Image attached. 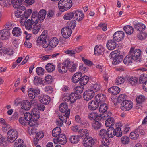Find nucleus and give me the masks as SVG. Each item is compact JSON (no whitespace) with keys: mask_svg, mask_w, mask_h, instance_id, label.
Returning a JSON list of instances; mask_svg holds the SVG:
<instances>
[{"mask_svg":"<svg viewBox=\"0 0 147 147\" xmlns=\"http://www.w3.org/2000/svg\"><path fill=\"white\" fill-rule=\"evenodd\" d=\"M46 11L45 10H40L38 13L37 11H34L31 16V19L27 20L26 27L28 30H30L32 27V25H35L37 24L38 21L42 22L45 17Z\"/></svg>","mask_w":147,"mask_h":147,"instance_id":"1","label":"nucleus"},{"mask_svg":"<svg viewBox=\"0 0 147 147\" xmlns=\"http://www.w3.org/2000/svg\"><path fill=\"white\" fill-rule=\"evenodd\" d=\"M141 51L138 49H134L131 47L129 52L123 60L124 63L126 65L132 63L133 61H136L141 59Z\"/></svg>","mask_w":147,"mask_h":147,"instance_id":"2","label":"nucleus"},{"mask_svg":"<svg viewBox=\"0 0 147 147\" xmlns=\"http://www.w3.org/2000/svg\"><path fill=\"white\" fill-rule=\"evenodd\" d=\"M110 56L111 59H113L112 63L113 65H116L122 61L123 58L119 50L112 52L110 54Z\"/></svg>","mask_w":147,"mask_h":147,"instance_id":"3","label":"nucleus"},{"mask_svg":"<svg viewBox=\"0 0 147 147\" xmlns=\"http://www.w3.org/2000/svg\"><path fill=\"white\" fill-rule=\"evenodd\" d=\"M18 137V132L15 129H12L7 132V140L11 143L13 142Z\"/></svg>","mask_w":147,"mask_h":147,"instance_id":"4","label":"nucleus"},{"mask_svg":"<svg viewBox=\"0 0 147 147\" xmlns=\"http://www.w3.org/2000/svg\"><path fill=\"white\" fill-rule=\"evenodd\" d=\"M61 33L62 36L59 38V40L60 42H63V37L65 38H68L71 35L72 31L71 28L69 26L65 27L61 30Z\"/></svg>","mask_w":147,"mask_h":147,"instance_id":"5","label":"nucleus"},{"mask_svg":"<svg viewBox=\"0 0 147 147\" xmlns=\"http://www.w3.org/2000/svg\"><path fill=\"white\" fill-rule=\"evenodd\" d=\"M69 63L68 60H66L61 63H59L57 66L58 71L61 74L66 73L67 70V66L69 65Z\"/></svg>","mask_w":147,"mask_h":147,"instance_id":"6","label":"nucleus"},{"mask_svg":"<svg viewBox=\"0 0 147 147\" xmlns=\"http://www.w3.org/2000/svg\"><path fill=\"white\" fill-rule=\"evenodd\" d=\"M132 107V103L130 101L125 100L122 102L121 108V110L125 111L130 110Z\"/></svg>","mask_w":147,"mask_h":147,"instance_id":"7","label":"nucleus"},{"mask_svg":"<svg viewBox=\"0 0 147 147\" xmlns=\"http://www.w3.org/2000/svg\"><path fill=\"white\" fill-rule=\"evenodd\" d=\"M95 95L94 92L91 90L85 91L83 94L84 99L86 101H89L92 99Z\"/></svg>","mask_w":147,"mask_h":147,"instance_id":"8","label":"nucleus"},{"mask_svg":"<svg viewBox=\"0 0 147 147\" xmlns=\"http://www.w3.org/2000/svg\"><path fill=\"white\" fill-rule=\"evenodd\" d=\"M40 93V90L38 88H31L28 91V96L32 99H34L36 96L39 94Z\"/></svg>","mask_w":147,"mask_h":147,"instance_id":"9","label":"nucleus"},{"mask_svg":"<svg viewBox=\"0 0 147 147\" xmlns=\"http://www.w3.org/2000/svg\"><path fill=\"white\" fill-rule=\"evenodd\" d=\"M94 142L93 138L89 136L84 138L83 141V144L85 147H92V146L94 144Z\"/></svg>","mask_w":147,"mask_h":147,"instance_id":"10","label":"nucleus"},{"mask_svg":"<svg viewBox=\"0 0 147 147\" xmlns=\"http://www.w3.org/2000/svg\"><path fill=\"white\" fill-rule=\"evenodd\" d=\"M124 36V34L123 32L118 31L114 34L113 37L114 40L119 42L123 39Z\"/></svg>","mask_w":147,"mask_h":147,"instance_id":"11","label":"nucleus"},{"mask_svg":"<svg viewBox=\"0 0 147 147\" xmlns=\"http://www.w3.org/2000/svg\"><path fill=\"white\" fill-rule=\"evenodd\" d=\"M10 33L7 30L3 29L0 31V38L3 40L8 39L10 37Z\"/></svg>","mask_w":147,"mask_h":147,"instance_id":"12","label":"nucleus"},{"mask_svg":"<svg viewBox=\"0 0 147 147\" xmlns=\"http://www.w3.org/2000/svg\"><path fill=\"white\" fill-rule=\"evenodd\" d=\"M100 103L95 99L90 102L88 103V108L90 110H94L98 107Z\"/></svg>","mask_w":147,"mask_h":147,"instance_id":"13","label":"nucleus"},{"mask_svg":"<svg viewBox=\"0 0 147 147\" xmlns=\"http://www.w3.org/2000/svg\"><path fill=\"white\" fill-rule=\"evenodd\" d=\"M39 100L43 104L48 105L50 102V98L47 95H41L39 97Z\"/></svg>","mask_w":147,"mask_h":147,"instance_id":"14","label":"nucleus"},{"mask_svg":"<svg viewBox=\"0 0 147 147\" xmlns=\"http://www.w3.org/2000/svg\"><path fill=\"white\" fill-rule=\"evenodd\" d=\"M113 40H110L108 41L106 44L107 48L109 50H113L116 47L117 44Z\"/></svg>","mask_w":147,"mask_h":147,"instance_id":"15","label":"nucleus"},{"mask_svg":"<svg viewBox=\"0 0 147 147\" xmlns=\"http://www.w3.org/2000/svg\"><path fill=\"white\" fill-rule=\"evenodd\" d=\"M75 16L76 17V20L78 21L82 20L84 17V14L82 11L78 10L74 11Z\"/></svg>","mask_w":147,"mask_h":147,"instance_id":"16","label":"nucleus"},{"mask_svg":"<svg viewBox=\"0 0 147 147\" xmlns=\"http://www.w3.org/2000/svg\"><path fill=\"white\" fill-rule=\"evenodd\" d=\"M21 106L22 109L28 110L31 108L30 103L27 100H24L21 102Z\"/></svg>","mask_w":147,"mask_h":147,"instance_id":"17","label":"nucleus"},{"mask_svg":"<svg viewBox=\"0 0 147 147\" xmlns=\"http://www.w3.org/2000/svg\"><path fill=\"white\" fill-rule=\"evenodd\" d=\"M138 80V78L134 76L129 77L127 78L128 82L132 86H134L136 85Z\"/></svg>","mask_w":147,"mask_h":147,"instance_id":"18","label":"nucleus"},{"mask_svg":"<svg viewBox=\"0 0 147 147\" xmlns=\"http://www.w3.org/2000/svg\"><path fill=\"white\" fill-rule=\"evenodd\" d=\"M104 51L103 47L100 45H96L94 48V54L96 55H101Z\"/></svg>","mask_w":147,"mask_h":147,"instance_id":"19","label":"nucleus"},{"mask_svg":"<svg viewBox=\"0 0 147 147\" xmlns=\"http://www.w3.org/2000/svg\"><path fill=\"white\" fill-rule=\"evenodd\" d=\"M78 133L79 134L78 136L83 138L87 137L88 136L89 133L88 131L84 129H80L78 131Z\"/></svg>","mask_w":147,"mask_h":147,"instance_id":"20","label":"nucleus"},{"mask_svg":"<svg viewBox=\"0 0 147 147\" xmlns=\"http://www.w3.org/2000/svg\"><path fill=\"white\" fill-rule=\"evenodd\" d=\"M120 88L116 86H113L110 88L108 90V91L111 93L113 95H116L118 94L120 92Z\"/></svg>","mask_w":147,"mask_h":147,"instance_id":"21","label":"nucleus"},{"mask_svg":"<svg viewBox=\"0 0 147 147\" xmlns=\"http://www.w3.org/2000/svg\"><path fill=\"white\" fill-rule=\"evenodd\" d=\"M13 53V51L11 48L3 47L0 49V54H2V53H4L11 55H12Z\"/></svg>","mask_w":147,"mask_h":147,"instance_id":"22","label":"nucleus"},{"mask_svg":"<svg viewBox=\"0 0 147 147\" xmlns=\"http://www.w3.org/2000/svg\"><path fill=\"white\" fill-rule=\"evenodd\" d=\"M95 99L100 104H101L105 102L106 100V97L104 94H101L96 95Z\"/></svg>","mask_w":147,"mask_h":147,"instance_id":"23","label":"nucleus"},{"mask_svg":"<svg viewBox=\"0 0 147 147\" xmlns=\"http://www.w3.org/2000/svg\"><path fill=\"white\" fill-rule=\"evenodd\" d=\"M82 75L81 73L80 72L76 73L72 77V82L74 83H76L78 81H80Z\"/></svg>","mask_w":147,"mask_h":147,"instance_id":"24","label":"nucleus"},{"mask_svg":"<svg viewBox=\"0 0 147 147\" xmlns=\"http://www.w3.org/2000/svg\"><path fill=\"white\" fill-rule=\"evenodd\" d=\"M115 129L113 127H109L107 129V137L109 138H113L115 135Z\"/></svg>","mask_w":147,"mask_h":147,"instance_id":"25","label":"nucleus"},{"mask_svg":"<svg viewBox=\"0 0 147 147\" xmlns=\"http://www.w3.org/2000/svg\"><path fill=\"white\" fill-rule=\"evenodd\" d=\"M69 101L71 103H73L76 101L77 99H80L81 98V96L80 95L77 94L75 93H72L70 94Z\"/></svg>","mask_w":147,"mask_h":147,"instance_id":"26","label":"nucleus"},{"mask_svg":"<svg viewBox=\"0 0 147 147\" xmlns=\"http://www.w3.org/2000/svg\"><path fill=\"white\" fill-rule=\"evenodd\" d=\"M69 64V65H67V69H68L69 71L71 72H74L76 71L77 67V65L76 64H74L73 61H70L68 60Z\"/></svg>","mask_w":147,"mask_h":147,"instance_id":"27","label":"nucleus"},{"mask_svg":"<svg viewBox=\"0 0 147 147\" xmlns=\"http://www.w3.org/2000/svg\"><path fill=\"white\" fill-rule=\"evenodd\" d=\"M12 33L13 35L15 36L18 37L21 35L22 31L18 27H15L13 29Z\"/></svg>","mask_w":147,"mask_h":147,"instance_id":"28","label":"nucleus"},{"mask_svg":"<svg viewBox=\"0 0 147 147\" xmlns=\"http://www.w3.org/2000/svg\"><path fill=\"white\" fill-rule=\"evenodd\" d=\"M115 121L112 117L108 118L106 120L105 124L106 127H111V126L114 125L115 124Z\"/></svg>","mask_w":147,"mask_h":147,"instance_id":"29","label":"nucleus"},{"mask_svg":"<svg viewBox=\"0 0 147 147\" xmlns=\"http://www.w3.org/2000/svg\"><path fill=\"white\" fill-rule=\"evenodd\" d=\"M58 140L59 141V143L62 145L64 144L67 142L65 136L62 134L59 135L58 137Z\"/></svg>","mask_w":147,"mask_h":147,"instance_id":"30","label":"nucleus"},{"mask_svg":"<svg viewBox=\"0 0 147 147\" xmlns=\"http://www.w3.org/2000/svg\"><path fill=\"white\" fill-rule=\"evenodd\" d=\"M37 42L39 44H41L42 47L45 48H47L49 46V42L48 39L40 40L39 42Z\"/></svg>","mask_w":147,"mask_h":147,"instance_id":"31","label":"nucleus"},{"mask_svg":"<svg viewBox=\"0 0 147 147\" xmlns=\"http://www.w3.org/2000/svg\"><path fill=\"white\" fill-rule=\"evenodd\" d=\"M135 29L137 31H142L145 28V25L141 23H136L134 25Z\"/></svg>","mask_w":147,"mask_h":147,"instance_id":"32","label":"nucleus"},{"mask_svg":"<svg viewBox=\"0 0 147 147\" xmlns=\"http://www.w3.org/2000/svg\"><path fill=\"white\" fill-rule=\"evenodd\" d=\"M49 47L51 48L55 47L58 43V40L56 37H53L49 42Z\"/></svg>","mask_w":147,"mask_h":147,"instance_id":"33","label":"nucleus"},{"mask_svg":"<svg viewBox=\"0 0 147 147\" xmlns=\"http://www.w3.org/2000/svg\"><path fill=\"white\" fill-rule=\"evenodd\" d=\"M22 0H12L11 3L13 7L18 8L22 5Z\"/></svg>","mask_w":147,"mask_h":147,"instance_id":"34","label":"nucleus"},{"mask_svg":"<svg viewBox=\"0 0 147 147\" xmlns=\"http://www.w3.org/2000/svg\"><path fill=\"white\" fill-rule=\"evenodd\" d=\"M67 0H60L58 2V7L60 11L61 12H64L65 10H61L63 8H64L66 6V2Z\"/></svg>","mask_w":147,"mask_h":147,"instance_id":"35","label":"nucleus"},{"mask_svg":"<svg viewBox=\"0 0 147 147\" xmlns=\"http://www.w3.org/2000/svg\"><path fill=\"white\" fill-rule=\"evenodd\" d=\"M59 108L60 111L62 113H66L68 110L70 111L68 109V106L66 103L61 104L59 106Z\"/></svg>","mask_w":147,"mask_h":147,"instance_id":"36","label":"nucleus"},{"mask_svg":"<svg viewBox=\"0 0 147 147\" xmlns=\"http://www.w3.org/2000/svg\"><path fill=\"white\" fill-rule=\"evenodd\" d=\"M70 113V111L68 110L65 113V116L63 115V116H59V118L60 120L61 121H63L64 122H66L67 121V118H69V115Z\"/></svg>","mask_w":147,"mask_h":147,"instance_id":"37","label":"nucleus"},{"mask_svg":"<svg viewBox=\"0 0 147 147\" xmlns=\"http://www.w3.org/2000/svg\"><path fill=\"white\" fill-rule=\"evenodd\" d=\"M61 130L60 127H56L54 128L52 131V134L53 136L56 137L57 136H59L61 134Z\"/></svg>","mask_w":147,"mask_h":147,"instance_id":"38","label":"nucleus"},{"mask_svg":"<svg viewBox=\"0 0 147 147\" xmlns=\"http://www.w3.org/2000/svg\"><path fill=\"white\" fill-rule=\"evenodd\" d=\"M89 80V78L88 76H84L80 78V85H84L86 84Z\"/></svg>","mask_w":147,"mask_h":147,"instance_id":"39","label":"nucleus"},{"mask_svg":"<svg viewBox=\"0 0 147 147\" xmlns=\"http://www.w3.org/2000/svg\"><path fill=\"white\" fill-rule=\"evenodd\" d=\"M123 29L126 33L127 34L130 35L133 32V27L129 25L126 26L124 27Z\"/></svg>","mask_w":147,"mask_h":147,"instance_id":"40","label":"nucleus"},{"mask_svg":"<svg viewBox=\"0 0 147 147\" xmlns=\"http://www.w3.org/2000/svg\"><path fill=\"white\" fill-rule=\"evenodd\" d=\"M101 88V86L100 84H94L91 86V90H93L94 92L100 91Z\"/></svg>","mask_w":147,"mask_h":147,"instance_id":"41","label":"nucleus"},{"mask_svg":"<svg viewBox=\"0 0 147 147\" xmlns=\"http://www.w3.org/2000/svg\"><path fill=\"white\" fill-rule=\"evenodd\" d=\"M43 81L42 78L38 76H36L34 78L33 82L36 86H38L42 84Z\"/></svg>","mask_w":147,"mask_h":147,"instance_id":"42","label":"nucleus"},{"mask_svg":"<svg viewBox=\"0 0 147 147\" xmlns=\"http://www.w3.org/2000/svg\"><path fill=\"white\" fill-rule=\"evenodd\" d=\"M46 69L48 72H51L55 70V66L52 63H48L46 66Z\"/></svg>","mask_w":147,"mask_h":147,"instance_id":"43","label":"nucleus"},{"mask_svg":"<svg viewBox=\"0 0 147 147\" xmlns=\"http://www.w3.org/2000/svg\"><path fill=\"white\" fill-rule=\"evenodd\" d=\"M108 109V107L106 104H102L100 106L99 111L101 113H105Z\"/></svg>","mask_w":147,"mask_h":147,"instance_id":"44","label":"nucleus"},{"mask_svg":"<svg viewBox=\"0 0 147 147\" xmlns=\"http://www.w3.org/2000/svg\"><path fill=\"white\" fill-rule=\"evenodd\" d=\"M139 81L141 84H144L147 82V75L145 74H141L139 78Z\"/></svg>","mask_w":147,"mask_h":147,"instance_id":"45","label":"nucleus"},{"mask_svg":"<svg viewBox=\"0 0 147 147\" xmlns=\"http://www.w3.org/2000/svg\"><path fill=\"white\" fill-rule=\"evenodd\" d=\"M36 24L35 25H32V26H34L33 28V30H32V33L34 34H36L38 33L41 27L40 24Z\"/></svg>","mask_w":147,"mask_h":147,"instance_id":"46","label":"nucleus"},{"mask_svg":"<svg viewBox=\"0 0 147 147\" xmlns=\"http://www.w3.org/2000/svg\"><path fill=\"white\" fill-rule=\"evenodd\" d=\"M75 93L77 94H79L82 93L84 89V86L82 85L78 86L75 88Z\"/></svg>","mask_w":147,"mask_h":147,"instance_id":"47","label":"nucleus"},{"mask_svg":"<svg viewBox=\"0 0 147 147\" xmlns=\"http://www.w3.org/2000/svg\"><path fill=\"white\" fill-rule=\"evenodd\" d=\"M66 2V6L64 8H62L61 10H65V11L69 9L72 7V1L71 0H67Z\"/></svg>","mask_w":147,"mask_h":147,"instance_id":"48","label":"nucleus"},{"mask_svg":"<svg viewBox=\"0 0 147 147\" xmlns=\"http://www.w3.org/2000/svg\"><path fill=\"white\" fill-rule=\"evenodd\" d=\"M79 137L78 136H72L70 138V141L72 143H77L79 141Z\"/></svg>","mask_w":147,"mask_h":147,"instance_id":"49","label":"nucleus"},{"mask_svg":"<svg viewBox=\"0 0 147 147\" xmlns=\"http://www.w3.org/2000/svg\"><path fill=\"white\" fill-rule=\"evenodd\" d=\"M31 113L32 116V120L36 121L39 119L40 116L38 112L33 110Z\"/></svg>","mask_w":147,"mask_h":147,"instance_id":"50","label":"nucleus"},{"mask_svg":"<svg viewBox=\"0 0 147 147\" xmlns=\"http://www.w3.org/2000/svg\"><path fill=\"white\" fill-rule=\"evenodd\" d=\"M74 12H70L66 13L64 17V19L66 20H68L71 19L74 16Z\"/></svg>","mask_w":147,"mask_h":147,"instance_id":"51","label":"nucleus"},{"mask_svg":"<svg viewBox=\"0 0 147 147\" xmlns=\"http://www.w3.org/2000/svg\"><path fill=\"white\" fill-rule=\"evenodd\" d=\"M99 135L102 138L107 137V130L104 129H101L100 131Z\"/></svg>","mask_w":147,"mask_h":147,"instance_id":"52","label":"nucleus"},{"mask_svg":"<svg viewBox=\"0 0 147 147\" xmlns=\"http://www.w3.org/2000/svg\"><path fill=\"white\" fill-rule=\"evenodd\" d=\"M121 141L122 144H127L129 142V139L127 136H123L121 138Z\"/></svg>","mask_w":147,"mask_h":147,"instance_id":"53","label":"nucleus"},{"mask_svg":"<svg viewBox=\"0 0 147 147\" xmlns=\"http://www.w3.org/2000/svg\"><path fill=\"white\" fill-rule=\"evenodd\" d=\"M129 136L131 139L136 140L138 138L139 134L138 132L136 131V130L135 129L134 131L130 133Z\"/></svg>","mask_w":147,"mask_h":147,"instance_id":"54","label":"nucleus"},{"mask_svg":"<svg viewBox=\"0 0 147 147\" xmlns=\"http://www.w3.org/2000/svg\"><path fill=\"white\" fill-rule=\"evenodd\" d=\"M101 126V124L100 122L97 121H93L92 123V127L95 130H98L99 129Z\"/></svg>","mask_w":147,"mask_h":147,"instance_id":"55","label":"nucleus"},{"mask_svg":"<svg viewBox=\"0 0 147 147\" xmlns=\"http://www.w3.org/2000/svg\"><path fill=\"white\" fill-rule=\"evenodd\" d=\"M47 32L46 31H44L42 33L41 35L36 40V42H39L40 40L42 39H47Z\"/></svg>","mask_w":147,"mask_h":147,"instance_id":"56","label":"nucleus"},{"mask_svg":"<svg viewBox=\"0 0 147 147\" xmlns=\"http://www.w3.org/2000/svg\"><path fill=\"white\" fill-rule=\"evenodd\" d=\"M32 113L26 112L24 114V118L25 120L28 121L32 119Z\"/></svg>","mask_w":147,"mask_h":147,"instance_id":"57","label":"nucleus"},{"mask_svg":"<svg viewBox=\"0 0 147 147\" xmlns=\"http://www.w3.org/2000/svg\"><path fill=\"white\" fill-rule=\"evenodd\" d=\"M145 100V97L144 96L140 95L137 97L136 100L137 103L140 104L143 102Z\"/></svg>","mask_w":147,"mask_h":147,"instance_id":"58","label":"nucleus"},{"mask_svg":"<svg viewBox=\"0 0 147 147\" xmlns=\"http://www.w3.org/2000/svg\"><path fill=\"white\" fill-rule=\"evenodd\" d=\"M124 78L123 77H118L116 80L115 83L117 85H119L123 83L125 81Z\"/></svg>","mask_w":147,"mask_h":147,"instance_id":"59","label":"nucleus"},{"mask_svg":"<svg viewBox=\"0 0 147 147\" xmlns=\"http://www.w3.org/2000/svg\"><path fill=\"white\" fill-rule=\"evenodd\" d=\"M82 60L84 64L89 66H91L93 65V63L91 61L85 59L84 57H82Z\"/></svg>","mask_w":147,"mask_h":147,"instance_id":"60","label":"nucleus"},{"mask_svg":"<svg viewBox=\"0 0 147 147\" xmlns=\"http://www.w3.org/2000/svg\"><path fill=\"white\" fill-rule=\"evenodd\" d=\"M115 135L117 137H120L122 135V132L121 131V128L119 127H117L115 129Z\"/></svg>","mask_w":147,"mask_h":147,"instance_id":"61","label":"nucleus"},{"mask_svg":"<svg viewBox=\"0 0 147 147\" xmlns=\"http://www.w3.org/2000/svg\"><path fill=\"white\" fill-rule=\"evenodd\" d=\"M102 139V140L101 142L102 144V145L109 146L110 144V142H109V138H108L107 137H106V138Z\"/></svg>","mask_w":147,"mask_h":147,"instance_id":"62","label":"nucleus"},{"mask_svg":"<svg viewBox=\"0 0 147 147\" xmlns=\"http://www.w3.org/2000/svg\"><path fill=\"white\" fill-rule=\"evenodd\" d=\"M65 53L67 54L70 55L71 56H72L75 54L74 49L69 48L65 51Z\"/></svg>","mask_w":147,"mask_h":147,"instance_id":"63","label":"nucleus"},{"mask_svg":"<svg viewBox=\"0 0 147 147\" xmlns=\"http://www.w3.org/2000/svg\"><path fill=\"white\" fill-rule=\"evenodd\" d=\"M146 36L147 34L146 33L142 32L138 35L137 37L139 39L142 40L145 39Z\"/></svg>","mask_w":147,"mask_h":147,"instance_id":"64","label":"nucleus"}]
</instances>
